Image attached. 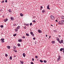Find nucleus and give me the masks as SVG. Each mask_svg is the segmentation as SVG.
<instances>
[{"label":"nucleus","mask_w":64,"mask_h":64,"mask_svg":"<svg viewBox=\"0 0 64 64\" xmlns=\"http://www.w3.org/2000/svg\"><path fill=\"white\" fill-rule=\"evenodd\" d=\"M30 64H34V63H33V62H30Z\"/></svg>","instance_id":"38"},{"label":"nucleus","mask_w":64,"mask_h":64,"mask_svg":"<svg viewBox=\"0 0 64 64\" xmlns=\"http://www.w3.org/2000/svg\"><path fill=\"white\" fill-rule=\"evenodd\" d=\"M51 26H53V25H51Z\"/></svg>","instance_id":"57"},{"label":"nucleus","mask_w":64,"mask_h":64,"mask_svg":"<svg viewBox=\"0 0 64 64\" xmlns=\"http://www.w3.org/2000/svg\"><path fill=\"white\" fill-rule=\"evenodd\" d=\"M0 40L2 43H4V38H2Z\"/></svg>","instance_id":"3"},{"label":"nucleus","mask_w":64,"mask_h":64,"mask_svg":"<svg viewBox=\"0 0 64 64\" xmlns=\"http://www.w3.org/2000/svg\"><path fill=\"white\" fill-rule=\"evenodd\" d=\"M58 42H59V43H60V44H61V42H60V40H59Z\"/></svg>","instance_id":"44"},{"label":"nucleus","mask_w":64,"mask_h":64,"mask_svg":"<svg viewBox=\"0 0 64 64\" xmlns=\"http://www.w3.org/2000/svg\"><path fill=\"white\" fill-rule=\"evenodd\" d=\"M26 26H28V24H26Z\"/></svg>","instance_id":"55"},{"label":"nucleus","mask_w":64,"mask_h":64,"mask_svg":"<svg viewBox=\"0 0 64 64\" xmlns=\"http://www.w3.org/2000/svg\"><path fill=\"white\" fill-rule=\"evenodd\" d=\"M15 30L16 32H17V31H18V29H15Z\"/></svg>","instance_id":"27"},{"label":"nucleus","mask_w":64,"mask_h":64,"mask_svg":"<svg viewBox=\"0 0 64 64\" xmlns=\"http://www.w3.org/2000/svg\"><path fill=\"white\" fill-rule=\"evenodd\" d=\"M20 16H21V17H22V16H23V15H23V14H22L20 13Z\"/></svg>","instance_id":"12"},{"label":"nucleus","mask_w":64,"mask_h":64,"mask_svg":"<svg viewBox=\"0 0 64 64\" xmlns=\"http://www.w3.org/2000/svg\"><path fill=\"white\" fill-rule=\"evenodd\" d=\"M61 18H62V19H64V16H61Z\"/></svg>","instance_id":"15"},{"label":"nucleus","mask_w":64,"mask_h":64,"mask_svg":"<svg viewBox=\"0 0 64 64\" xmlns=\"http://www.w3.org/2000/svg\"><path fill=\"white\" fill-rule=\"evenodd\" d=\"M59 37L60 38V37H61V36H59Z\"/></svg>","instance_id":"52"},{"label":"nucleus","mask_w":64,"mask_h":64,"mask_svg":"<svg viewBox=\"0 0 64 64\" xmlns=\"http://www.w3.org/2000/svg\"><path fill=\"white\" fill-rule=\"evenodd\" d=\"M50 18L53 20H54L55 19V17L53 16H50Z\"/></svg>","instance_id":"2"},{"label":"nucleus","mask_w":64,"mask_h":64,"mask_svg":"<svg viewBox=\"0 0 64 64\" xmlns=\"http://www.w3.org/2000/svg\"><path fill=\"white\" fill-rule=\"evenodd\" d=\"M5 56L6 57H7L8 56V55L6 54H5Z\"/></svg>","instance_id":"36"},{"label":"nucleus","mask_w":64,"mask_h":64,"mask_svg":"<svg viewBox=\"0 0 64 64\" xmlns=\"http://www.w3.org/2000/svg\"><path fill=\"white\" fill-rule=\"evenodd\" d=\"M16 35H17L16 34H14L13 36H16Z\"/></svg>","instance_id":"31"},{"label":"nucleus","mask_w":64,"mask_h":64,"mask_svg":"<svg viewBox=\"0 0 64 64\" xmlns=\"http://www.w3.org/2000/svg\"><path fill=\"white\" fill-rule=\"evenodd\" d=\"M22 38H24V39H25V37L24 36H23L22 37Z\"/></svg>","instance_id":"37"},{"label":"nucleus","mask_w":64,"mask_h":64,"mask_svg":"<svg viewBox=\"0 0 64 64\" xmlns=\"http://www.w3.org/2000/svg\"><path fill=\"white\" fill-rule=\"evenodd\" d=\"M18 46H20V44H18Z\"/></svg>","instance_id":"24"},{"label":"nucleus","mask_w":64,"mask_h":64,"mask_svg":"<svg viewBox=\"0 0 64 64\" xmlns=\"http://www.w3.org/2000/svg\"><path fill=\"white\" fill-rule=\"evenodd\" d=\"M22 40H18V41H19V42H22Z\"/></svg>","instance_id":"14"},{"label":"nucleus","mask_w":64,"mask_h":64,"mask_svg":"<svg viewBox=\"0 0 64 64\" xmlns=\"http://www.w3.org/2000/svg\"><path fill=\"white\" fill-rule=\"evenodd\" d=\"M35 39H36V38H33V39H34V40H35Z\"/></svg>","instance_id":"47"},{"label":"nucleus","mask_w":64,"mask_h":64,"mask_svg":"<svg viewBox=\"0 0 64 64\" xmlns=\"http://www.w3.org/2000/svg\"><path fill=\"white\" fill-rule=\"evenodd\" d=\"M14 57H16V56L15 55H14Z\"/></svg>","instance_id":"53"},{"label":"nucleus","mask_w":64,"mask_h":64,"mask_svg":"<svg viewBox=\"0 0 64 64\" xmlns=\"http://www.w3.org/2000/svg\"><path fill=\"white\" fill-rule=\"evenodd\" d=\"M14 48L15 49H16V47L15 46H13Z\"/></svg>","instance_id":"20"},{"label":"nucleus","mask_w":64,"mask_h":64,"mask_svg":"<svg viewBox=\"0 0 64 64\" xmlns=\"http://www.w3.org/2000/svg\"><path fill=\"white\" fill-rule=\"evenodd\" d=\"M58 58H61V56H58Z\"/></svg>","instance_id":"46"},{"label":"nucleus","mask_w":64,"mask_h":64,"mask_svg":"<svg viewBox=\"0 0 64 64\" xmlns=\"http://www.w3.org/2000/svg\"><path fill=\"white\" fill-rule=\"evenodd\" d=\"M40 8H43V7H42V6H41Z\"/></svg>","instance_id":"49"},{"label":"nucleus","mask_w":64,"mask_h":64,"mask_svg":"<svg viewBox=\"0 0 64 64\" xmlns=\"http://www.w3.org/2000/svg\"><path fill=\"white\" fill-rule=\"evenodd\" d=\"M35 44H36V42L35 43Z\"/></svg>","instance_id":"59"},{"label":"nucleus","mask_w":64,"mask_h":64,"mask_svg":"<svg viewBox=\"0 0 64 64\" xmlns=\"http://www.w3.org/2000/svg\"><path fill=\"white\" fill-rule=\"evenodd\" d=\"M38 32L40 33H42V31L41 30H38Z\"/></svg>","instance_id":"4"},{"label":"nucleus","mask_w":64,"mask_h":64,"mask_svg":"<svg viewBox=\"0 0 64 64\" xmlns=\"http://www.w3.org/2000/svg\"><path fill=\"white\" fill-rule=\"evenodd\" d=\"M46 37H47V34L46 35Z\"/></svg>","instance_id":"54"},{"label":"nucleus","mask_w":64,"mask_h":64,"mask_svg":"<svg viewBox=\"0 0 64 64\" xmlns=\"http://www.w3.org/2000/svg\"><path fill=\"white\" fill-rule=\"evenodd\" d=\"M40 62H41L42 63V62H43V61L42 60H40Z\"/></svg>","instance_id":"26"},{"label":"nucleus","mask_w":64,"mask_h":64,"mask_svg":"<svg viewBox=\"0 0 64 64\" xmlns=\"http://www.w3.org/2000/svg\"><path fill=\"white\" fill-rule=\"evenodd\" d=\"M64 22V20H61L60 21H59L58 22V24L59 25H63L64 23H63Z\"/></svg>","instance_id":"1"},{"label":"nucleus","mask_w":64,"mask_h":64,"mask_svg":"<svg viewBox=\"0 0 64 64\" xmlns=\"http://www.w3.org/2000/svg\"><path fill=\"white\" fill-rule=\"evenodd\" d=\"M7 20H7V18L5 19L4 20V22H6V21H7Z\"/></svg>","instance_id":"11"},{"label":"nucleus","mask_w":64,"mask_h":64,"mask_svg":"<svg viewBox=\"0 0 64 64\" xmlns=\"http://www.w3.org/2000/svg\"><path fill=\"white\" fill-rule=\"evenodd\" d=\"M2 17H4V16H2Z\"/></svg>","instance_id":"58"},{"label":"nucleus","mask_w":64,"mask_h":64,"mask_svg":"<svg viewBox=\"0 0 64 64\" xmlns=\"http://www.w3.org/2000/svg\"><path fill=\"white\" fill-rule=\"evenodd\" d=\"M32 22H34V23H36V21L35 20H33L32 21Z\"/></svg>","instance_id":"25"},{"label":"nucleus","mask_w":64,"mask_h":64,"mask_svg":"<svg viewBox=\"0 0 64 64\" xmlns=\"http://www.w3.org/2000/svg\"><path fill=\"white\" fill-rule=\"evenodd\" d=\"M52 43H54V44H55V41H53L52 42Z\"/></svg>","instance_id":"32"},{"label":"nucleus","mask_w":64,"mask_h":64,"mask_svg":"<svg viewBox=\"0 0 64 64\" xmlns=\"http://www.w3.org/2000/svg\"><path fill=\"white\" fill-rule=\"evenodd\" d=\"M16 24H13V26H16Z\"/></svg>","instance_id":"42"},{"label":"nucleus","mask_w":64,"mask_h":64,"mask_svg":"<svg viewBox=\"0 0 64 64\" xmlns=\"http://www.w3.org/2000/svg\"><path fill=\"white\" fill-rule=\"evenodd\" d=\"M64 48H62L60 49V51H62L63 50H64Z\"/></svg>","instance_id":"5"},{"label":"nucleus","mask_w":64,"mask_h":64,"mask_svg":"<svg viewBox=\"0 0 64 64\" xmlns=\"http://www.w3.org/2000/svg\"><path fill=\"white\" fill-rule=\"evenodd\" d=\"M31 30H30L31 31Z\"/></svg>","instance_id":"62"},{"label":"nucleus","mask_w":64,"mask_h":64,"mask_svg":"<svg viewBox=\"0 0 64 64\" xmlns=\"http://www.w3.org/2000/svg\"><path fill=\"white\" fill-rule=\"evenodd\" d=\"M4 2V0H3V1H2V2L1 3H3Z\"/></svg>","instance_id":"34"},{"label":"nucleus","mask_w":64,"mask_h":64,"mask_svg":"<svg viewBox=\"0 0 64 64\" xmlns=\"http://www.w3.org/2000/svg\"><path fill=\"white\" fill-rule=\"evenodd\" d=\"M7 47L8 49H10V46H7Z\"/></svg>","instance_id":"9"},{"label":"nucleus","mask_w":64,"mask_h":64,"mask_svg":"<svg viewBox=\"0 0 64 64\" xmlns=\"http://www.w3.org/2000/svg\"><path fill=\"white\" fill-rule=\"evenodd\" d=\"M24 28L25 29H26V26H25L24 27Z\"/></svg>","instance_id":"40"},{"label":"nucleus","mask_w":64,"mask_h":64,"mask_svg":"<svg viewBox=\"0 0 64 64\" xmlns=\"http://www.w3.org/2000/svg\"><path fill=\"white\" fill-rule=\"evenodd\" d=\"M14 51H15V52L16 53H17V51L16 50H14Z\"/></svg>","instance_id":"35"},{"label":"nucleus","mask_w":64,"mask_h":64,"mask_svg":"<svg viewBox=\"0 0 64 64\" xmlns=\"http://www.w3.org/2000/svg\"><path fill=\"white\" fill-rule=\"evenodd\" d=\"M30 34L32 35L33 34V33L32 32H30Z\"/></svg>","instance_id":"30"},{"label":"nucleus","mask_w":64,"mask_h":64,"mask_svg":"<svg viewBox=\"0 0 64 64\" xmlns=\"http://www.w3.org/2000/svg\"><path fill=\"white\" fill-rule=\"evenodd\" d=\"M55 21H56V22H58V20H55Z\"/></svg>","instance_id":"50"},{"label":"nucleus","mask_w":64,"mask_h":64,"mask_svg":"<svg viewBox=\"0 0 64 64\" xmlns=\"http://www.w3.org/2000/svg\"><path fill=\"white\" fill-rule=\"evenodd\" d=\"M20 63L21 64H23V61H22L21 60L20 61Z\"/></svg>","instance_id":"10"},{"label":"nucleus","mask_w":64,"mask_h":64,"mask_svg":"<svg viewBox=\"0 0 64 64\" xmlns=\"http://www.w3.org/2000/svg\"><path fill=\"white\" fill-rule=\"evenodd\" d=\"M44 63H46V62H47V61L46 60H44Z\"/></svg>","instance_id":"23"},{"label":"nucleus","mask_w":64,"mask_h":64,"mask_svg":"<svg viewBox=\"0 0 64 64\" xmlns=\"http://www.w3.org/2000/svg\"><path fill=\"white\" fill-rule=\"evenodd\" d=\"M24 25H26V23H24Z\"/></svg>","instance_id":"51"},{"label":"nucleus","mask_w":64,"mask_h":64,"mask_svg":"<svg viewBox=\"0 0 64 64\" xmlns=\"http://www.w3.org/2000/svg\"><path fill=\"white\" fill-rule=\"evenodd\" d=\"M26 36H30L29 34L27 33L26 34Z\"/></svg>","instance_id":"16"},{"label":"nucleus","mask_w":64,"mask_h":64,"mask_svg":"<svg viewBox=\"0 0 64 64\" xmlns=\"http://www.w3.org/2000/svg\"><path fill=\"white\" fill-rule=\"evenodd\" d=\"M54 32H56V30H54Z\"/></svg>","instance_id":"45"},{"label":"nucleus","mask_w":64,"mask_h":64,"mask_svg":"<svg viewBox=\"0 0 64 64\" xmlns=\"http://www.w3.org/2000/svg\"><path fill=\"white\" fill-rule=\"evenodd\" d=\"M10 60H12V56H10Z\"/></svg>","instance_id":"21"},{"label":"nucleus","mask_w":64,"mask_h":64,"mask_svg":"<svg viewBox=\"0 0 64 64\" xmlns=\"http://www.w3.org/2000/svg\"><path fill=\"white\" fill-rule=\"evenodd\" d=\"M47 9H49L50 10V8H49V5H48V6L47 7Z\"/></svg>","instance_id":"6"},{"label":"nucleus","mask_w":64,"mask_h":64,"mask_svg":"<svg viewBox=\"0 0 64 64\" xmlns=\"http://www.w3.org/2000/svg\"><path fill=\"white\" fill-rule=\"evenodd\" d=\"M61 42L62 43H63V40H61Z\"/></svg>","instance_id":"17"},{"label":"nucleus","mask_w":64,"mask_h":64,"mask_svg":"<svg viewBox=\"0 0 64 64\" xmlns=\"http://www.w3.org/2000/svg\"><path fill=\"white\" fill-rule=\"evenodd\" d=\"M30 26H32V23H31L30 24Z\"/></svg>","instance_id":"29"},{"label":"nucleus","mask_w":64,"mask_h":64,"mask_svg":"<svg viewBox=\"0 0 64 64\" xmlns=\"http://www.w3.org/2000/svg\"><path fill=\"white\" fill-rule=\"evenodd\" d=\"M41 10H42V9L41 8H40Z\"/></svg>","instance_id":"61"},{"label":"nucleus","mask_w":64,"mask_h":64,"mask_svg":"<svg viewBox=\"0 0 64 64\" xmlns=\"http://www.w3.org/2000/svg\"><path fill=\"white\" fill-rule=\"evenodd\" d=\"M35 58H38V56H36L35 57Z\"/></svg>","instance_id":"39"},{"label":"nucleus","mask_w":64,"mask_h":64,"mask_svg":"<svg viewBox=\"0 0 64 64\" xmlns=\"http://www.w3.org/2000/svg\"><path fill=\"white\" fill-rule=\"evenodd\" d=\"M49 38H51V36H50Z\"/></svg>","instance_id":"56"},{"label":"nucleus","mask_w":64,"mask_h":64,"mask_svg":"<svg viewBox=\"0 0 64 64\" xmlns=\"http://www.w3.org/2000/svg\"><path fill=\"white\" fill-rule=\"evenodd\" d=\"M56 39L57 40V41H58V42L59 41H60V40H59V38H56Z\"/></svg>","instance_id":"7"},{"label":"nucleus","mask_w":64,"mask_h":64,"mask_svg":"<svg viewBox=\"0 0 64 64\" xmlns=\"http://www.w3.org/2000/svg\"><path fill=\"white\" fill-rule=\"evenodd\" d=\"M10 19H11V20L12 21H13L14 20V18L13 17H11L10 18Z\"/></svg>","instance_id":"13"},{"label":"nucleus","mask_w":64,"mask_h":64,"mask_svg":"<svg viewBox=\"0 0 64 64\" xmlns=\"http://www.w3.org/2000/svg\"><path fill=\"white\" fill-rule=\"evenodd\" d=\"M8 11H9V12H10V13H11V12L10 10H8Z\"/></svg>","instance_id":"28"},{"label":"nucleus","mask_w":64,"mask_h":64,"mask_svg":"<svg viewBox=\"0 0 64 64\" xmlns=\"http://www.w3.org/2000/svg\"><path fill=\"white\" fill-rule=\"evenodd\" d=\"M60 58H58V60L57 61H60Z\"/></svg>","instance_id":"18"},{"label":"nucleus","mask_w":64,"mask_h":64,"mask_svg":"<svg viewBox=\"0 0 64 64\" xmlns=\"http://www.w3.org/2000/svg\"><path fill=\"white\" fill-rule=\"evenodd\" d=\"M20 26H18L17 27V29H19L20 28Z\"/></svg>","instance_id":"22"},{"label":"nucleus","mask_w":64,"mask_h":64,"mask_svg":"<svg viewBox=\"0 0 64 64\" xmlns=\"http://www.w3.org/2000/svg\"><path fill=\"white\" fill-rule=\"evenodd\" d=\"M5 2L6 3H7V0H6L5 1Z\"/></svg>","instance_id":"43"},{"label":"nucleus","mask_w":64,"mask_h":64,"mask_svg":"<svg viewBox=\"0 0 64 64\" xmlns=\"http://www.w3.org/2000/svg\"><path fill=\"white\" fill-rule=\"evenodd\" d=\"M0 11H1V10H0Z\"/></svg>","instance_id":"60"},{"label":"nucleus","mask_w":64,"mask_h":64,"mask_svg":"<svg viewBox=\"0 0 64 64\" xmlns=\"http://www.w3.org/2000/svg\"><path fill=\"white\" fill-rule=\"evenodd\" d=\"M0 27H1V28H3V25L1 26Z\"/></svg>","instance_id":"33"},{"label":"nucleus","mask_w":64,"mask_h":64,"mask_svg":"<svg viewBox=\"0 0 64 64\" xmlns=\"http://www.w3.org/2000/svg\"><path fill=\"white\" fill-rule=\"evenodd\" d=\"M22 55L24 57H25V56H26V54H25V53H24Z\"/></svg>","instance_id":"8"},{"label":"nucleus","mask_w":64,"mask_h":64,"mask_svg":"<svg viewBox=\"0 0 64 64\" xmlns=\"http://www.w3.org/2000/svg\"><path fill=\"white\" fill-rule=\"evenodd\" d=\"M32 61H33L34 60V58H32Z\"/></svg>","instance_id":"41"},{"label":"nucleus","mask_w":64,"mask_h":64,"mask_svg":"<svg viewBox=\"0 0 64 64\" xmlns=\"http://www.w3.org/2000/svg\"><path fill=\"white\" fill-rule=\"evenodd\" d=\"M42 12H43L42 13H44V12H45V11L44 10H42Z\"/></svg>","instance_id":"19"},{"label":"nucleus","mask_w":64,"mask_h":64,"mask_svg":"<svg viewBox=\"0 0 64 64\" xmlns=\"http://www.w3.org/2000/svg\"><path fill=\"white\" fill-rule=\"evenodd\" d=\"M32 36H33H33H34V34H32Z\"/></svg>","instance_id":"48"}]
</instances>
